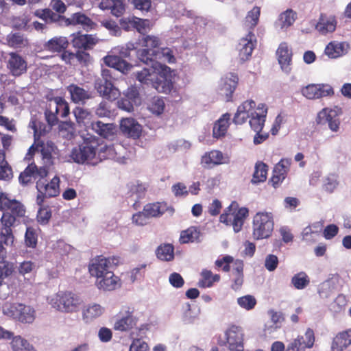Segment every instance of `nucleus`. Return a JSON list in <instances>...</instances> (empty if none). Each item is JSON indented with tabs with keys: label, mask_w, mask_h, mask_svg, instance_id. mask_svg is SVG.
<instances>
[{
	"label": "nucleus",
	"mask_w": 351,
	"mask_h": 351,
	"mask_svg": "<svg viewBox=\"0 0 351 351\" xmlns=\"http://www.w3.org/2000/svg\"><path fill=\"white\" fill-rule=\"evenodd\" d=\"M120 129L123 133L133 138H138L142 132V126L133 118L123 119Z\"/></svg>",
	"instance_id": "nucleus-23"
},
{
	"label": "nucleus",
	"mask_w": 351,
	"mask_h": 351,
	"mask_svg": "<svg viewBox=\"0 0 351 351\" xmlns=\"http://www.w3.org/2000/svg\"><path fill=\"white\" fill-rule=\"evenodd\" d=\"M68 19V26L79 25H81L84 29L88 31L93 29L95 25L90 18L80 12L75 13Z\"/></svg>",
	"instance_id": "nucleus-31"
},
{
	"label": "nucleus",
	"mask_w": 351,
	"mask_h": 351,
	"mask_svg": "<svg viewBox=\"0 0 351 351\" xmlns=\"http://www.w3.org/2000/svg\"><path fill=\"white\" fill-rule=\"evenodd\" d=\"M105 312L101 304L92 302L85 305L82 310V318L84 323L90 324L100 317Z\"/></svg>",
	"instance_id": "nucleus-19"
},
{
	"label": "nucleus",
	"mask_w": 351,
	"mask_h": 351,
	"mask_svg": "<svg viewBox=\"0 0 351 351\" xmlns=\"http://www.w3.org/2000/svg\"><path fill=\"white\" fill-rule=\"evenodd\" d=\"M99 142L93 136L84 138L82 143L77 147L72 149L70 153L71 159L78 164L91 163L93 165L98 162L97 147Z\"/></svg>",
	"instance_id": "nucleus-5"
},
{
	"label": "nucleus",
	"mask_w": 351,
	"mask_h": 351,
	"mask_svg": "<svg viewBox=\"0 0 351 351\" xmlns=\"http://www.w3.org/2000/svg\"><path fill=\"white\" fill-rule=\"evenodd\" d=\"M9 56L8 67L13 75L19 76L26 71L27 63L19 54L12 52Z\"/></svg>",
	"instance_id": "nucleus-25"
},
{
	"label": "nucleus",
	"mask_w": 351,
	"mask_h": 351,
	"mask_svg": "<svg viewBox=\"0 0 351 351\" xmlns=\"http://www.w3.org/2000/svg\"><path fill=\"white\" fill-rule=\"evenodd\" d=\"M104 63L112 68L125 73L130 69L131 65L117 56H106L104 58Z\"/></svg>",
	"instance_id": "nucleus-34"
},
{
	"label": "nucleus",
	"mask_w": 351,
	"mask_h": 351,
	"mask_svg": "<svg viewBox=\"0 0 351 351\" xmlns=\"http://www.w3.org/2000/svg\"><path fill=\"white\" fill-rule=\"evenodd\" d=\"M165 109V102L160 98H154L149 106V110L156 115L161 114Z\"/></svg>",
	"instance_id": "nucleus-62"
},
{
	"label": "nucleus",
	"mask_w": 351,
	"mask_h": 351,
	"mask_svg": "<svg viewBox=\"0 0 351 351\" xmlns=\"http://www.w3.org/2000/svg\"><path fill=\"white\" fill-rule=\"evenodd\" d=\"M162 61L168 63H173L176 58L169 48H161L155 49V61Z\"/></svg>",
	"instance_id": "nucleus-48"
},
{
	"label": "nucleus",
	"mask_w": 351,
	"mask_h": 351,
	"mask_svg": "<svg viewBox=\"0 0 351 351\" xmlns=\"http://www.w3.org/2000/svg\"><path fill=\"white\" fill-rule=\"evenodd\" d=\"M25 243L28 247H35L37 244V234L36 230L27 227L25 234Z\"/></svg>",
	"instance_id": "nucleus-61"
},
{
	"label": "nucleus",
	"mask_w": 351,
	"mask_h": 351,
	"mask_svg": "<svg viewBox=\"0 0 351 351\" xmlns=\"http://www.w3.org/2000/svg\"><path fill=\"white\" fill-rule=\"evenodd\" d=\"M202 279L198 282V286L202 288H207L213 286L215 282H219L220 276L213 274L211 271L203 269L201 272Z\"/></svg>",
	"instance_id": "nucleus-39"
},
{
	"label": "nucleus",
	"mask_w": 351,
	"mask_h": 351,
	"mask_svg": "<svg viewBox=\"0 0 351 351\" xmlns=\"http://www.w3.org/2000/svg\"><path fill=\"white\" fill-rule=\"evenodd\" d=\"M98 162L103 159H117V149L114 145H99L97 147Z\"/></svg>",
	"instance_id": "nucleus-41"
},
{
	"label": "nucleus",
	"mask_w": 351,
	"mask_h": 351,
	"mask_svg": "<svg viewBox=\"0 0 351 351\" xmlns=\"http://www.w3.org/2000/svg\"><path fill=\"white\" fill-rule=\"evenodd\" d=\"M121 263V258L119 256H111L108 258L98 257L93 261L92 263L97 265L93 269V272L98 274L99 269H107L110 270L113 266H117Z\"/></svg>",
	"instance_id": "nucleus-30"
},
{
	"label": "nucleus",
	"mask_w": 351,
	"mask_h": 351,
	"mask_svg": "<svg viewBox=\"0 0 351 351\" xmlns=\"http://www.w3.org/2000/svg\"><path fill=\"white\" fill-rule=\"evenodd\" d=\"M230 114L229 113L223 114L214 124L213 134L215 138L223 136L229 127Z\"/></svg>",
	"instance_id": "nucleus-35"
},
{
	"label": "nucleus",
	"mask_w": 351,
	"mask_h": 351,
	"mask_svg": "<svg viewBox=\"0 0 351 351\" xmlns=\"http://www.w3.org/2000/svg\"><path fill=\"white\" fill-rule=\"evenodd\" d=\"M0 210L4 213L10 211L18 217H23L25 213V207L20 202L1 191H0Z\"/></svg>",
	"instance_id": "nucleus-13"
},
{
	"label": "nucleus",
	"mask_w": 351,
	"mask_h": 351,
	"mask_svg": "<svg viewBox=\"0 0 351 351\" xmlns=\"http://www.w3.org/2000/svg\"><path fill=\"white\" fill-rule=\"evenodd\" d=\"M48 304L55 310L62 313H74L79 311L84 304L82 298L71 291H60L47 298Z\"/></svg>",
	"instance_id": "nucleus-4"
},
{
	"label": "nucleus",
	"mask_w": 351,
	"mask_h": 351,
	"mask_svg": "<svg viewBox=\"0 0 351 351\" xmlns=\"http://www.w3.org/2000/svg\"><path fill=\"white\" fill-rule=\"evenodd\" d=\"M180 241L181 243L199 242L200 232L195 227H190L181 232Z\"/></svg>",
	"instance_id": "nucleus-38"
},
{
	"label": "nucleus",
	"mask_w": 351,
	"mask_h": 351,
	"mask_svg": "<svg viewBox=\"0 0 351 351\" xmlns=\"http://www.w3.org/2000/svg\"><path fill=\"white\" fill-rule=\"evenodd\" d=\"M274 226V215L267 211L258 212L253 217V237L255 239L269 238L273 232Z\"/></svg>",
	"instance_id": "nucleus-6"
},
{
	"label": "nucleus",
	"mask_w": 351,
	"mask_h": 351,
	"mask_svg": "<svg viewBox=\"0 0 351 351\" xmlns=\"http://www.w3.org/2000/svg\"><path fill=\"white\" fill-rule=\"evenodd\" d=\"M71 43L75 48L89 49L93 47L99 39L92 34H82L80 32L71 35Z\"/></svg>",
	"instance_id": "nucleus-21"
},
{
	"label": "nucleus",
	"mask_w": 351,
	"mask_h": 351,
	"mask_svg": "<svg viewBox=\"0 0 351 351\" xmlns=\"http://www.w3.org/2000/svg\"><path fill=\"white\" fill-rule=\"evenodd\" d=\"M101 24L106 29H108L110 34L114 36H119L121 34V27L118 24L112 20H104L101 21Z\"/></svg>",
	"instance_id": "nucleus-60"
},
{
	"label": "nucleus",
	"mask_w": 351,
	"mask_h": 351,
	"mask_svg": "<svg viewBox=\"0 0 351 351\" xmlns=\"http://www.w3.org/2000/svg\"><path fill=\"white\" fill-rule=\"evenodd\" d=\"M19 309L17 320L23 323L28 324L32 323L34 321L36 312L32 307L21 304V308Z\"/></svg>",
	"instance_id": "nucleus-40"
},
{
	"label": "nucleus",
	"mask_w": 351,
	"mask_h": 351,
	"mask_svg": "<svg viewBox=\"0 0 351 351\" xmlns=\"http://www.w3.org/2000/svg\"><path fill=\"white\" fill-rule=\"evenodd\" d=\"M138 322V317L134 307L123 305L115 316L113 329L123 332H129L136 326Z\"/></svg>",
	"instance_id": "nucleus-7"
},
{
	"label": "nucleus",
	"mask_w": 351,
	"mask_h": 351,
	"mask_svg": "<svg viewBox=\"0 0 351 351\" xmlns=\"http://www.w3.org/2000/svg\"><path fill=\"white\" fill-rule=\"evenodd\" d=\"M142 46L149 49H155L160 45L159 38L155 36H145L141 40Z\"/></svg>",
	"instance_id": "nucleus-63"
},
{
	"label": "nucleus",
	"mask_w": 351,
	"mask_h": 351,
	"mask_svg": "<svg viewBox=\"0 0 351 351\" xmlns=\"http://www.w3.org/2000/svg\"><path fill=\"white\" fill-rule=\"evenodd\" d=\"M337 25V18L334 15L321 14L315 25V30L321 35L333 33Z\"/></svg>",
	"instance_id": "nucleus-18"
},
{
	"label": "nucleus",
	"mask_w": 351,
	"mask_h": 351,
	"mask_svg": "<svg viewBox=\"0 0 351 351\" xmlns=\"http://www.w3.org/2000/svg\"><path fill=\"white\" fill-rule=\"evenodd\" d=\"M200 309L186 303L183 306L182 319L185 324H193L199 319Z\"/></svg>",
	"instance_id": "nucleus-32"
},
{
	"label": "nucleus",
	"mask_w": 351,
	"mask_h": 351,
	"mask_svg": "<svg viewBox=\"0 0 351 351\" xmlns=\"http://www.w3.org/2000/svg\"><path fill=\"white\" fill-rule=\"evenodd\" d=\"M247 215V208L243 207L239 208L236 213H227L226 211L221 215L219 219L221 223L232 226L235 232H239L241 230Z\"/></svg>",
	"instance_id": "nucleus-12"
},
{
	"label": "nucleus",
	"mask_w": 351,
	"mask_h": 351,
	"mask_svg": "<svg viewBox=\"0 0 351 351\" xmlns=\"http://www.w3.org/2000/svg\"><path fill=\"white\" fill-rule=\"evenodd\" d=\"M157 257L165 261H171L173 258V247L171 244H165L158 247L156 251Z\"/></svg>",
	"instance_id": "nucleus-50"
},
{
	"label": "nucleus",
	"mask_w": 351,
	"mask_h": 351,
	"mask_svg": "<svg viewBox=\"0 0 351 351\" xmlns=\"http://www.w3.org/2000/svg\"><path fill=\"white\" fill-rule=\"evenodd\" d=\"M34 178H39L36 182V189L38 193L44 194L45 197H56L59 195L60 180L58 176H55L50 182L47 183L44 180L45 178L37 177Z\"/></svg>",
	"instance_id": "nucleus-15"
},
{
	"label": "nucleus",
	"mask_w": 351,
	"mask_h": 351,
	"mask_svg": "<svg viewBox=\"0 0 351 351\" xmlns=\"http://www.w3.org/2000/svg\"><path fill=\"white\" fill-rule=\"evenodd\" d=\"M68 40L64 36H55L44 44L45 50L51 52H60L67 48Z\"/></svg>",
	"instance_id": "nucleus-33"
},
{
	"label": "nucleus",
	"mask_w": 351,
	"mask_h": 351,
	"mask_svg": "<svg viewBox=\"0 0 351 351\" xmlns=\"http://www.w3.org/2000/svg\"><path fill=\"white\" fill-rule=\"evenodd\" d=\"M291 283L296 289L302 290L309 285L310 279L305 272L300 271L291 278Z\"/></svg>",
	"instance_id": "nucleus-43"
},
{
	"label": "nucleus",
	"mask_w": 351,
	"mask_h": 351,
	"mask_svg": "<svg viewBox=\"0 0 351 351\" xmlns=\"http://www.w3.org/2000/svg\"><path fill=\"white\" fill-rule=\"evenodd\" d=\"M291 163V159L282 158L280 161L276 165L274 169V176L271 178V182L274 186H276L280 182H282L289 170Z\"/></svg>",
	"instance_id": "nucleus-28"
},
{
	"label": "nucleus",
	"mask_w": 351,
	"mask_h": 351,
	"mask_svg": "<svg viewBox=\"0 0 351 351\" xmlns=\"http://www.w3.org/2000/svg\"><path fill=\"white\" fill-rule=\"evenodd\" d=\"M302 95L308 99H317L334 94L331 86L325 84H311L301 90Z\"/></svg>",
	"instance_id": "nucleus-11"
},
{
	"label": "nucleus",
	"mask_w": 351,
	"mask_h": 351,
	"mask_svg": "<svg viewBox=\"0 0 351 351\" xmlns=\"http://www.w3.org/2000/svg\"><path fill=\"white\" fill-rule=\"evenodd\" d=\"M6 41L10 47L14 48L23 47L27 45V40L19 33L8 34Z\"/></svg>",
	"instance_id": "nucleus-51"
},
{
	"label": "nucleus",
	"mask_w": 351,
	"mask_h": 351,
	"mask_svg": "<svg viewBox=\"0 0 351 351\" xmlns=\"http://www.w3.org/2000/svg\"><path fill=\"white\" fill-rule=\"evenodd\" d=\"M341 114V109L337 106L324 108L318 112L316 122L319 125L327 124L330 130L337 132L339 128V117Z\"/></svg>",
	"instance_id": "nucleus-9"
},
{
	"label": "nucleus",
	"mask_w": 351,
	"mask_h": 351,
	"mask_svg": "<svg viewBox=\"0 0 351 351\" xmlns=\"http://www.w3.org/2000/svg\"><path fill=\"white\" fill-rule=\"evenodd\" d=\"M230 162V157L223 155L219 150H212L206 152L201 158V165L205 169H211L215 166L228 164Z\"/></svg>",
	"instance_id": "nucleus-16"
},
{
	"label": "nucleus",
	"mask_w": 351,
	"mask_h": 351,
	"mask_svg": "<svg viewBox=\"0 0 351 351\" xmlns=\"http://www.w3.org/2000/svg\"><path fill=\"white\" fill-rule=\"evenodd\" d=\"M256 43V37L251 31L245 37L240 39L237 49L239 52V58L241 62L247 60L251 57Z\"/></svg>",
	"instance_id": "nucleus-14"
},
{
	"label": "nucleus",
	"mask_w": 351,
	"mask_h": 351,
	"mask_svg": "<svg viewBox=\"0 0 351 351\" xmlns=\"http://www.w3.org/2000/svg\"><path fill=\"white\" fill-rule=\"evenodd\" d=\"M237 304L241 308L246 311H250L256 306V300L253 295H246L238 298Z\"/></svg>",
	"instance_id": "nucleus-57"
},
{
	"label": "nucleus",
	"mask_w": 351,
	"mask_h": 351,
	"mask_svg": "<svg viewBox=\"0 0 351 351\" xmlns=\"http://www.w3.org/2000/svg\"><path fill=\"white\" fill-rule=\"evenodd\" d=\"M238 82V77L234 73H229L221 79L219 84V92L228 100L233 93Z\"/></svg>",
	"instance_id": "nucleus-22"
},
{
	"label": "nucleus",
	"mask_w": 351,
	"mask_h": 351,
	"mask_svg": "<svg viewBox=\"0 0 351 351\" xmlns=\"http://www.w3.org/2000/svg\"><path fill=\"white\" fill-rule=\"evenodd\" d=\"M74 116L79 124L86 125L90 120V113L86 109L81 107H77L73 110Z\"/></svg>",
	"instance_id": "nucleus-56"
},
{
	"label": "nucleus",
	"mask_w": 351,
	"mask_h": 351,
	"mask_svg": "<svg viewBox=\"0 0 351 351\" xmlns=\"http://www.w3.org/2000/svg\"><path fill=\"white\" fill-rule=\"evenodd\" d=\"M170 75L171 69L158 62L152 63L150 67L143 68L134 73L136 79L140 83L162 93H169L173 88V82L168 77Z\"/></svg>",
	"instance_id": "nucleus-1"
},
{
	"label": "nucleus",
	"mask_w": 351,
	"mask_h": 351,
	"mask_svg": "<svg viewBox=\"0 0 351 351\" xmlns=\"http://www.w3.org/2000/svg\"><path fill=\"white\" fill-rule=\"evenodd\" d=\"M71 99L75 103H84L90 97L87 90L75 84H71L67 87Z\"/></svg>",
	"instance_id": "nucleus-36"
},
{
	"label": "nucleus",
	"mask_w": 351,
	"mask_h": 351,
	"mask_svg": "<svg viewBox=\"0 0 351 351\" xmlns=\"http://www.w3.org/2000/svg\"><path fill=\"white\" fill-rule=\"evenodd\" d=\"M278 62L282 70L286 73H290L292 61V51L286 43H282L276 51Z\"/></svg>",
	"instance_id": "nucleus-20"
},
{
	"label": "nucleus",
	"mask_w": 351,
	"mask_h": 351,
	"mask_svg": "<svg viewBox=\"0 0 351 351\" xmlns=\"http://www.w3.org/2000/svg\"><path fill=\"white\" fill-rule=\"evenodd\" d=\"M53 110H56L62 117H66L69 113L68 103L62 97H57L50 100Z\"/></svg>",
	"instance_id": "nucleus-42"
},
{
	"label": "nucleus",
	"mask_w": 351,
	"mask_h": 351,
	"mask_svg": "<svg viewBox=\"0 0 351 351\" xmlns=\"http://www.w3.org/2000/svg\"><path fill=\"white\" fill-rule=\"evenodd\" d=\"M90 126L95 132L105 138H112L117 132L116 126L113 123H104L98 121L91 123Z\"/></svg>",
	"instance_id": "nucleus-29"
},
{
	"label": "nucleus",
	"mask_w": 351,
	"mask_h": 351,
	"mask_svg": "<svg viewBox=\"0 0 351 351\" xmlns=\"http://www.w3.org/2000/svg\"><path fill=\"white\" fill-rule=\"evenodd\" d=\"M21 306V303L6 302L2 306V313L8 317L17 319Z\"/></svg>",
	"instance_id": "nucleus-49"
},
{
	"label": "nucleus",
	"mask_w": 351,
	"mask_h": 351,
	"mask_svg": "<svg viewBox=\"0 0 351 351\" xmlns=\"http://www.w3.org/2000/svg\"><path fill=\"white\" fill-rule=\"evenodd\" d=\"M244 330L237 325H231L226 332L225 337L229 351H243Z\"/></svg>",
	"instance_id": "nucleus-10"
},
{
	"label": "nucleus",
	"mask_w": 351,
	"mask_h": 351,
	"mask_svg": "<svg viewBox=\"0 0 351 351\" xmlns=\"http://www.w3.org/2000/svg\"><path fill=\"white\" fill-rule=\"evenodd\" d=\"M351 345V328L338 332L333 338L332 351H343Z\"/></svg>",
	"instance_id": "nucleus-24"
},
{
	"label": "nucleus",
	"mask_w": 351,
	"mask_h": 351,
	"mask_svg": "<svg viewBox=\"0 0 351 351\" xmlns=\"http://www.w3.org/2000/svg\"><path fill=\"white\" fill-rule=\"evenodd\" d=\"M295 339H300V342L305 350L311 348L315 343L314 332L311 328H308L304 336H298Z\"/></svg>",
	"instance_id": "nucleus-58"
},
{
	"label": "nucleus",
	"mask_w": 351,
	"mask_h": 351,
	"mask_svg": "<svg viewBox=\"0 0 351 351\" xmlns=\"http://www.w3.org/2000/svg\"><path fill=\"white\" fill-rule=\"evenodd\" d=\"M335 280L328 279L319 285L318 293L322 298H328L335 291Z\"/></svg>",
	"instance_id": "nucleus-44"
},
{
	"label": "nucleus",
	"mask_w": 351,
	"mask_h": 351,
	"mask_svg": "<svg viewBox=\"0 0 351 351\" xmlns=\"http://www.w3.org/2000/svg\"><path fill=\"white\" fill-rule=\"evenodd\" d=\"M47 14V23H56L60 26H68L69 19L64 16L53 12L51 9L49 10Z\"/></svg>",
	"instance_id": "nucleus-55"
},
{
	"label": "nucleus",
	"mask_w": 351,
	"mask_h": 351,
	"mask_svg": "<svg viewBox=\"0 0 351 351\" xmlns=\"http://www.w3.org/2000/svg\"><path fill=\"white\" fill-rule=\"evenodd\" d=\"M40 154L43 166L38 168L34 163L29 164L19 176V179L22 184L29 183L32 178H46L59 156V151L53 142L47 141L41 145Z\"/></svg>",
	"instance_id": "nucleus-2"
},
{
	"label": "nucleus",
	"mask_w": 351,
	"mask_h": 351,
	"mask_svg": "<svg viewBox=\"0 0 351 351\" xmlns=\"http://www.w3.org/2000/svg\"><path fill=\"white\" fill-rule=\"evenodd\" d=\"M261 14L259 7L255 6L250 10L245 19V25L249 29H254L257 25Z\"/></svg>",
	"instance_id": "nucleus-46"
},
{
	"label": "nucleus",
	"mask_w": 351,
	"mask_h": 351,
	"mask_svg": "<svg viewBox=\"0 0 351 351\" xmlns=\"http://www.w3.org/2000/svg\"><path fill=\"white\" fill-rule=\"evenodd\" d=\"M267 174V167L263 162L256 163L255 166V171L253 174L252 182L258 184L266 180Z\"/></svg>",
	"instance_id": "nucleus-45"
},
{
	"label": "nucleus",
	"mask_w": 351,
	"mask_h": 351,
	"mask_svg": "<svg viewBox=\"0 0 351 351\" xmlns=\"http://www.w3.org/2000/svg\"><path fill=\"white\" fill-rule=\"evenodd\" d=\"M338 185L337 176L335 174H329L323 180L322 188L327 193H332L337 188Z\"/></svg>",
	"instance_id": "nucleus-52"
},
{
	"label": "nucleus",
	"mask_w": 351,
	"mask_h": 351,
	"mask_svg": "<svg viewBox=\"0 0 351 351\" xmlns=\"http://www.w3.org/2000/svg\"><path fill=\"white\" fill-rule=\"evenodd\" d=\"M350 49V45L346 42L332 41L324 50L325 54L330 58H337L346 54Z\"/></svg>",
	"instance_id": "nucleus-26"
},
{
	"label": "nucleus",
	"mask_w": 351,
	"mask_h": 351,
	"mask_svg": "<svg viewBox=\"0 0 351 351\" xmlns=\"http://www.w3.org/2000/svg\"><path fill=\"white\" fill-rule=\"evenodd\" d=\"M297 19V14L291 9L280 13L274 23V27L277 30H287L291 27Z\"/></svg>",
	"instance_id": "nucleus-27"
},
{
	"label": "nucleus",
	"mask_w": 351,
	"mask_h": 351,
	"mask_svg": "<svg viewBox=\"0 0 351 351\" xmlns=\"http://www.w3.org/2000/svg\"><path fill=\"white\" fill-rule=\"evenodd\" d=\"M95 88L102 97L114 101L120 95L119 90L114 86L111 81H104V80H96Z\"/></svg>",
	"instance_id": "nucleus-17"
},
{
	"label": "nucleus",
	"mask_w": 351,
	"mask_h": 351,
	"mask_svg": "<svg viewBox=\"0 0 351 351\" xmlns=\"http://www.w3.org/2000/svg\"><path fill=\"white\" fill-rule=\"evenodd\" d=\"M144 213L150 217H157L162 215L167 210V206L165 203L149 204L144 206Z\"/></svg>",
	"instance_id": "nucleus-37"
},
{
	"label": "nucleus",
	"mask_w": 351,
	"mask_h": 351,
	"mask_svg": "<svg viewBox=\"0 0 351 351\" xmlns=\"http://www.w3.org/2000/svg\"><path fill=\"white\" fill-rule=\"evenodd\" d=\"M97 265L91 263L89 265V272L92 276L96 278L97 287L103 291H112L121 286L119 278L114 273L107 269H99L98 274L93 272V269Z\"/></svg>",
	"instance_id": "nucleus-8"
},
{
	"label": "nucleus",
	"mask_w": 351,
	"mask_h": 351,
	"mask_svg": "<svg viewBox=\"0 0 351 351\" xmlns=\"http://www.w3.org/2000/svg\"><path fill=\"white\" fill-rule=\"evenodd\" d=\"M123 95L131 100V102L135 104V106H138L141 103V98L140 96L138 87L136 86H131L123 93Z\"/></svg>",
	"instance_id": "nucleus-54"
},
{
	"label": "nucleus",
	"mask_w": 351,
	"mask_h": 351,
	"mask_svg": "<svg viewBox=\"0 0 351 351\" xmlns=\"http://www.w3.org/2000/svg\"><path fill=\"white\" fill-rule=\"evenodd\" d=\"M129 351H149L147 343L140 338L134 339Z\"/></svg>",
	"instance_id": "nucleus-64"
},
{
	"label": "nucleus",
	"mask_w": 351,
	"mask_h": 351,
	"mask_svg": "<svg viewBox=\"0 0 351 351\" xmlns=\"http://www.w3.org/2000/svg\"><path fill=\"white\" fill-rule=\"evenodd\" d=\"M15 215L9 213H3L1 218V230L12 231V227L14 226L16 218Z\"/></svg>",
	"instance_id": "nucleus-59"
},
{
	"label": "nucleus",
	"mask_w": 351,
	"mask_h": 351,
	"mask_svg": "<svg viewBox=\"0 0 351 351\" xmlns=\"http://www.w3.org/2000/svg\"><path fill=\"white\" fill-rule=\"evenodd\" d=\"M11 346L13 351H36L32 346L20 336L12 339Z\"/></svg>",
	"instance_id": "nucleus-47"
},
{
	"label": "nucleus",
	"mask_w": 351,
	"mask_h": 351,
	"mask_svg": "<svg viewBox=\"0 0 351 351\" xmlns=\"http://www.w3.org/2000/svg\"><path fill=\"white\" fill-rule=\"evenodd\" d=\"M267 114V108L264 104L256 105L253 100H247L238 107L233 121L235 124H243L250 119L252 130L260 132L264 126Z\"/></svg>",
	"instance_id": "nucleus-3"
},
{
	"label": "nucleus",
	"mask_w": 351,
	"mask_h": 351,
	"mask_svg": "<svg viewBox=\"0 0 351 351\" xmlns=\"http://www.w3.org/2000/svg\"><path fill=\"white\" fill-rule=\"evenodd\" d=\"M137 56L139 60L146 64L156 62L155 49H143L137 51Z\"/></svg>",
	"instance_id": "nucleus-53"
}]
</instances>
